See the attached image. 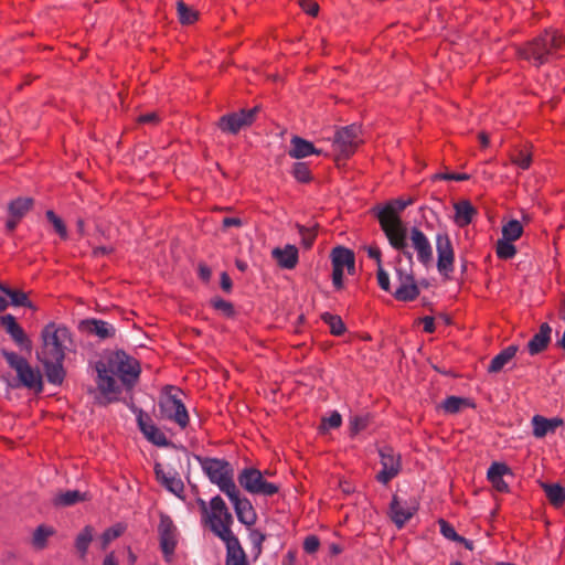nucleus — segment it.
Wrapping results in <instances>:
<instances>
[{
	"mask_svg": "<svg viewBox=\"0 0 565 565\" xmlns=\"http://www.w3.org/2000/svg\"><path fill=\"white\" fill-rule=\"evenodd\" d=\"M203 472L210 482L217 486L225 495L234 492L237 488L234 481V469L231 463L224 459L196 457Z\"/></svg>",
	"mask_w": 565,
	"mask_h": 565,
	"instance_id": "20e7f679",
	"label": "nucleus"
},
{
	"mask_svg": "<svg viewBox=\"0 0 565 565\" xmlns=\"http://www.w3.org/2000/svg\"><path fill=\"white\" fill-rule=\"evenodd\" d=\"M491 484L493 486V488L500 492H505L508 491V484L507 482L503 480V478H493V479H488Z\"/></svg>",
	"mask_w": 565,
	"mask_h": 565,
	"instance_id": "69168bd1",
	"label": "nucleus"
},
{
	"mask_svg": "<svg viewBox=\"0 0 565 565\" xmlns=\"http://www.w3.org/2000/svg\"><path fill=\"white\" fill-rule=\"evenodd\" d=\"M523 233L521 223L516 220H511L502 227V238L514 242Z\"/></svg>",
	"mask_w": 565,
	"mask_h": 565,
	"instance_id": "58836bf2",
	"label": "nucleus"
},
{
	"mask_svg": "<svg viewBox=\"0 0 565 565\" xmlns=\"http://www.w3.org/2000/svg\"><path fill=\"white\" fill-rule=\"evenodd\" d=\"M291 173L299 182L307 183L311 180V172L308 164L305 162H296L292 167Z\"/></svg>",
	"mask_w": 565,
	"mask_h": 565,
	"instance_id": "c03bdc74",
	"label": "nucleus"
},
{
	"mask_svg": "<svg viewBox=\"0 0 565 565\" xmlns=\"http://www.w3.org/2000/svg\"><path fill=\"white\" fill-rule=\"evenodd\" d=\"M455 222L458 226L463 227L472 222L477 210L469 201H459L455 204Z\"/></svg>",
	"mask_w": 565,
	"mask_h": 565,
	"instance_id": "c756f323",
	"label": "nucleus"
},
{
	"mask_svg": "<svg viewBox=\"0 0 565 565\" xmlns=\"http://www.w3.org/2000/svg\"><path fill=\"white\" fill-rule=\"evenodd\" d=\"M93 540V529L92 526H85L76 536L75 547L81 558L86 556L89 544Z\"/></svg>",
	"mask_w": 565,
	"mask_h": 565,
	"instance_id": "72a5a7b5",
	"label": "nucleus"
},
{
	"mask_svg": "<svg viewBox=\"0 0 565 565\" xmlns=\"http://www.w3.org/2000/svg\"><path fill=\"white\" fill-rule=\"evenodd\" d=\"M78 329L82 332L88 335H95L100 340L114 338L116 334V329L111 323L99 319L82 320L78 324Z\"/></svg>",
	"mask_w": 565,
	"mask_h": 565,
	"instance_id": "aec40b11",
	"label": "nucleus"
},
{
	"mask_svg": "<svg viewBox=\"0 0 565 565\" xmlns=\"http://www.w3.org/2000/svg\"><path fill=\"white\" fill-rule=\"evenodd\" d=\"M33 199L28 196H19L12 200L8 204L9 217L6 222V227L9 232H12L18 223L24 217V215L32 209Z\"/></svg>",
	"mask_w": 565,
	"mask_h": 565,
	"instance_id": "6ab92c4d",
	"label": "nucleus"
},
{
	"mask_svg": "<svg viewBox=\"0 0 565 565\" xmlns=\"http://www.w3.org/2000/svg\"><path fill=\"white\" fill-rule=\"evenodd\" d=\"M495 253L499 258L510 259L516 254V248L511 241L500 238L497 242Z\"/></svg>",
	"mask_w": 565,
	"mask_h": 565,
	"instance_id": "a19ab883",
	"label": "nucleus"
},
{
	"mask_svg": "<svg viewBox=\"0 0 565 565\" xmlns=\"http://www.w3.org/2000/svg\"><path fill=\"white\" fill-rule=\"evenodd\" d=\"M412 203L413 201L411 199L407 201L395 199L383 206L374 207V214L391 246H395L402 242L403 231L407 228L399 213Z\"/></svg>",
	"mask_w": 565,
	"mask_h": 565,
	"instance_id": "7ed1b4c3",
	"label": "nucleus"
},
{
	"mask_svg": "<svg viewBox=\"0 0 565 565\" xmlns=\"http://www.w3.org/2000/svg\"><path fill=\"white\" fill-rule=\"evenodd\" d=\"M422 323L424 327V331L427 333H433L435 331V320L433 317L426 316L422 319Z\"/></svg>",
	"mask_w": 565,
	"mask_h": 565,
	"instance_id": "338daca9",
	"label": "nucleus"
},
{
	"mask_svg": "<svg viewBox=\"0 0 565 565\" xmlns=\"http://www.w3.org/2000/svg\"><path fill=\"white\" fill-rule=\"evenodd\" d=\"M409 238L418 262L424 266H429L433 263V248L427 236L419 228L413 227L409 232Z\"/></svg>",
	"mask_w": 565,
	"mask_h": 565,
	"instance_id": "f3484780",
	"label": "nucleus"
},
{
	"mask_svg": "<svg viewBox=\"0 0 565 565\" xmlns=\"http://www.w3.org/2000/svg\"><path fill=\"white\" fill-rule=\"evenodd\" d=\"M377 282L383 290L390 291V276L383 266L377 267Z\"/></svg>",
	"mask_w": 565,
	"mask_h": 565,
	"instance_id": "4d7b16f0",
	"label": "nucleus"
},
{
	"mask_svg": "<svg viewBox=\"0 0 565 565\" xmlns=\"http://www.w3.org/2000/svg\"><path fill=\"white\" fill-rule=\"evenodd\" d=\"M0 324L18 347L28 351L32 349L31 340L12 315L1 316Z\"/></svg>",
	"mask_w": 565,
	"mask_h": 565,
	"instance_id": "a211bd4d",
	"label": "nucleus"
},
{
	"mask_svg": "<svg viewBox=\"0 0 565 565\" xmlns=\"http://www.w3.org/2000/svg\"><path fill=\"white\" fill-rule=\"evenodd\" d=\"M342 417L338 412H332L329 417L322 419L320 425L321 431H327L330 428H338L341 426Z\"/></svg>",
	"mask_w": 565,
	"mask_h": 565,
	"instance_id": "8fccbe9b",
	"label": "nucleus"
},
{
	"mask_svg": "<svg viewBox=\"0 0 565 565\" xmlns=\"http://www.w3.org/2000/svg\"><path fill=\"white\" fill-rule=\"evenodd\" d=\"M41 338L42 345L36 352V358L44 367L49 383L61 385L65 377L63 361L71 333L66 327L49 323L43 328Z\"/></svg>",
	"mask_w": 565,
	"mask_h": 565,
	"instance_id": "f257e3e1",
	"label": "nucleus"
},
{
	"mask_svg": "<svg viewBox=\"0 0 565 565\" xmlns=\"http://www.w3.org/2000/svg\"><path fill=\"white\" fill-rule=\"evenodd\" d=\"M299 4L302 10L311 17H316L319 12V6L313 0H300Z\"/></svg>",
	"mask_w": 565,
	"mask_h": 565,
	"instance_id": "13d9d810",
	"label": "nucleus"
},
{
	"mask_svg": "<svg viewBox=\"0 0 565 565\" xmlns=\"http://www.w3.org/2000/svg\"><path fill=\"white\" fill-rule=\"evenodd\" d=\"M393 295L399 301H412L418 297L419 288L414 278H406V284L399 285Z\"/></svg>",
	"mask_w": 565,
	"mask_h": 565,
	"instance_id": "7c9ffc66",
	"label": "nucleus"
},
{
	"mask_svg": "<svg viewBox=\"0 0 565 565\" xmlns=\"http://www.w3.org/2000/svg\"><path fill=\"white\" fill-rule=\"evenodd\" d=\"M379 455L382 470L376 475V480L383 484H387L401 472V455L388 446L380 448Z\"/></svg>",
	"mask_w": 565,
	"mask_h": 565,
	"instance_id": "9b49d317",
	"label": "nucleus"
},
{
	"mask_svg": "<svg viewBox=\"0 0 565 565\" xmlns=\"http://www.w3.org/2000/svg\"><path fill=\"white\" fill-rule=\"evenodd\" d=\"M97 372V387L103 395V403L108 404L117 399L121 390L110 369L104 361H98L95 365Z\"/></svg>",
	"mask_w": 565,
	"mask_h": 565,
	"instance_id": "f8f14e48",
	"label": "nucleus"
},
{
	"mask_svg": "<svg viewBox=\"0 0 565 565\" xmlns=\"http://www.w3.org/2000/svg\"><path fill=\"white\" fill-rule=\"evenodd\" d=\"M224 543L226 546L225 565H248L246 553L238 539Z\"/></svg>",
	"mask_w": 565,
	"mask_h": 565,
	"instance_id": "cd10ccee",
	"label": "nucleus"
},
{
	"mask_svg": "<svg viewBox=\"0 0 565 565\" xmlns=\"http://www.w3.org/2000/svg\"><path fill=\"white\" fill-rule=\"evenodd\" d=\"M563 419L558 417L554 418H545L540 415H535L532 418V425H533V435L536 438H543L548 433H554L557 427L563 425Z\"/></svg>",
	"mask_w": 565,
	"mask_h": 565,
	"instance_id": "393cba45",
	"label": "nucleus"
},
{
	"mask_svg": "<svg viewBox=\"0 0 565 565\" xmlns=\"http://www.w3.org/2000/svg\"><path fill=\"white\" fill-rule=\"evenodd\" d=\"M124 531H125V526H124V525H121V524H116V525H114V526H111V527L107 529V530L103 533V535H102V537H100V541H102V548H104V550H105V548L108 546V544H109L113 540H115V539L119 537V536L124 533Z\"/></svg>",
	"mask_w": 565,
	"mask_h": 565,
	"instance_id": "37998d69",
	"label": "nucleus"
},
{
	"mask_svg": "<svg viewBox=\"0 0 565 565\" xmlns=\"http://www.w3.org/2000/svg\"><path fill=\"white\" fill-rule=\"evenodd\" d=\"M273 258L284 269H292L298 264V249L295 245H286L284 248L276 247L271 250Z\"/></svg>",
	"mask_w": 565,
	"mask_h": 565,
	"instance_id": "4be33fe9",
	"label": "nucleus"
},
{
	"mask_svg": "<svg viewBox=\"0 0 565 565\" xmlns=\"http://www.w3.org/2000/svg\"><path fill=\"white\" fill-rule=\"evenodd\" d=\"M507 473H510V468L505 463L493 462L488 469L487 478H503Z\"/></svg>",
	"mask_w": 565,
	"mask_h": 565,
	"instance_id": "3c124183",
	"label": "nucleus"
},
{
	"mask_svg": "<svg viewBox=\"0 0 565 565\" xmlns=\"http://www.w3.org/2000/svg\"><path fill=\"white\" fill-rule=\"evenodd\" d=\"M233 522V515L230 511H226L220 520L212 522L211 530L223 542L236 540L237 536L231 529Z\"/></svg>",
	"mask_w": 565,
	"mask_h": 565,
	"instance_id": "a878e982",
	"label": "nucleus"
},
{
	"mask_svg": "<svg viewBox=\"0 0 565 565\" xmlns=\"http://www.w3.org/2000/svg\"><path fill=\"white\" fill-rule=\"evenodd\" d=\"M531 161V154L526 153L523 150H520L516 156L512 157V162L524 170L530 167Z\"/></svg>",
	"mask_w": 565,
	"mask_h": 565,
	"instance_id": "5fc2aeb1",
	"label": "nucleus"
},
{
	"mask_svg": "<svg viewBox=\"0 0 565 565\" xmlns=\"http://www.w3.org/2000/svg\"><path fill=\"white\" fill-rule=\"evenodd\" d=\"M332 282L335 288H338V289L342 288V286H343V269L333 267Z\"/></svg>",
	"mask_w": 565,
	"mask_h": 565,
	"instance_id": "680f3d73",
	"label": "nucleus"
},
{
	"mask_svg": "<svg viewBox=\"0 0 565 565\" xmlns=\"http://www.w3.org/2000/svg\"><path fill=\"white\" fill-rule=\"evenodd\" d=\"M104 362L113 374L119 376L122 385L127 388L135 386L141 372L139 362L135 358L122 350H117L111 352Z\"/></svg>",
	"mask_w": 565,
	"mask_h": 565,
	"instance_id": "0eeeda50",
	"label": "nucleus"
},
{
	"mask_svg": "<svg viewBox=\"0 0 565 565\" xmlns=\"http://www.w3.org/2000/svg\"><path fill=\"white\" fill-rule=\"evenodd\" d=\"M211 513L207 515L210 525L213 521L220 520L223 514L228 511L224 500L220 495H215L210 501Z\"/></svg>",
	"mask_w": 565,
	"mask_h": 565,
	"instance_id": "4c0bfd02",
	"label": "nucleus"
},
{
	"mask_svg": "<svg viewBox=\"0 0 565 565\" xmlns=\"http://www.w3.org/2000/svg\"><path fill=\"white\" fill-rule=\"evenodd\" d=\"M86 499V493L78 490H67L55 495L53 503L56 507H71Z\"/></svg>",
	"mask_w": 565,
	"mask_h": 565,
	"instance_id": "2f4dec72",
	"label": "nucleus"
},
{
	"mask_svg": "<svg viewBox=\"0 0 565 565\" xmlns=\"http://www.w3.org/2000/svg\"><path fill=\"white\" fill-rule=\"evenodd\" d=\"M154 473L161 484H163L173 494L180 497L184 490L183 482L180 478H177L174 473L170 471H164L163 466L159 462L154 465Z\"/></svg>",
	"mask_w": 565,
	"mask_h": 565,
	"instance_id": "5701e85b",
	"label": "nucleus"
},
{
	"mask_svg": "<svg viewBox=\"0 0 565 565\" xmlns=\"http://www.w3.org/2000/svg\"><path fill=\"white\" fill-rule=\"evenodd\" d=\"M542 488L554 507H561L565 502V488L558 483H542Z\"/></svg>",
	"mask_w": 565,
	"mask_h": 565,
	"instance_id": "473e14b6",
	"label": "nucleus"
},
{
	"mask_svg": "<svg viewBox=\"0 0 565 565\" xmlns=\"http://www.w3.org/2000/svg\"><path fill=\"white\" fill-rule=\"evenodd\" d=\"M564 44L565 36L557 30H545L532 41L527 42L525 46L521 47L519 53L523 58L539 67L556 57L557 52Z\"/></svg>",
	"mask_w": 565,
	"mask_h": 565,
	"instance_id": "f03ea898",
	"label": "nucleus"
},
{
	"mask_svg": "<svg viewBox=\"0 0 565 565\" xmlns=\"http://www.w3.org/2000/svg\"><path fill=\"white\" fill-rule=\"evenodd\" d=\"M438 271L448 276L454 271L455 252L449 235L439 232L435 237Z\"/></svg>",
	"mask_w": 565,
	"mask_h": 565,
	"instance_id": "ddd939ff",
	"label": "nucleus"
},
{
	"mask_svg": "<svg viewBox=\"0 0 565 565\" xmlns=\"http://www.w3.org/2000/svg\"><path fill=\"white\" fill-rule=\"evenodd\" d=\"M10 300L11 305L15 307H31V302L28 299V296L25 292L19 289H10L9 294L7 295Z\"/></svg>",
	"mask_w": 565,
	"mask_h": 565,
	"instance_id": "49530a36",
	"label": "nucleus"
},
{
	"mask_svg": "<svg viewBox=\"0 0 565 565\" xmlns=\"http://www.w3.org/2000/svg\"><path fill=\"white\" fill-rule=\"evenodd\" d=\"M351 429L353 433H358L365 427V420L362 417H353L350 420Z\"/></svg>",
	"mask_w": 565,
	"mask_h": 565,
	"instance_id": "0e129e2a",
	"label": "nucleus"
},
{
	"mask_svg": "<svg viewBox=\"0 0 565 565\" xmlns=\"http://www.w3.org/2000/svg\"><path fill=\"white\" fill-rule=\"evenodd\" d=\"M46 217L52 223L58 235L62 238H66L67 230L64 222L52 210L46 211Z\"/></svg>",
	"mask_w": 565,
	"mask_h": 565,
	"instance_id": "09e8293b",
	"label": "nucleus"
},
{
	"mask_svg": "<svg viewBox=\"0 0 565 565\" xmlns=\"http://www.w3.org/2000/svg\"><path fill=\"white\" fill-rule=\"evenodd\" d=\"M177 13L182 24H192L198 20V11L185 4L183 1L177 2Z\"/></svg>",
	"mask_w": 565,
	"mask_h": 565,
	"instance_id": "e433bc0d",
	"label": "nucleus"
},
{
	"mask_svg": "<svg viewBox=\"0 0 565 565\" xmlns=\"http://www.w3.org/2000/svg\"><path fill=\"white\" fill-rule=\"evenodd\" d=\"M159 417L175 423L181 429L189 424L188 411L179 397V391L173 386H166L158 402Z\"/></svg>",
	"mask_w": 565,
	"mask_h": 565,
	"instance_id": "39448f33",
	"label": "nucleus"
},
{
	"mask_svg": "<svg viewBox=\"0 0 565 565\" xmlns=\"http://www.w3.org/2000/svg\"><path fill=\"white\" fill-rule=\"evenodd\" d=\"M239 486L250 494L270 497L279 491V486L264 479L256 468H244L237 477Z\"/></svg>",
	"mask_w": 565,
	"mask_h": 565,
	"instance_id": "6e6552de",
	"label": "nucleus"
},
{
	"mask_svg": "<svg viewBox=\"0 0 565 565\" xmlns=\"http://www.w3.org/2000/svg\"><path fill=\"white\" fill-rule=\"evenodd\" d=\"M158 533L161 551L166 559L170 561V557L173 555L178 543V530L170 516L163 514L161 515Z\"/></svg>",
	"mask_w": 565,
	"mask_h": 565,
	"instance_id": "4468645a",
	"label": "nucleus"
},
{
	"mask_svg": "<svg viewBox=\"0 0 565 565\" xmlns=\"http://www.w3.org/2000/svg\"><path fill=\"white\" fill-rule=\"evenodd\" d=\"M552 328L548 323H542L537 333H535L527 343V350L531 355L544 351L551 341Z\"/></svg>",
	"mask_w": 565,
	"mask_h": 565,
	"instance_id": "b1692460",
	"label": "nucleus"
},
{
	"mask_svg": "<svg viewBox=\"0 0 565 565\" xmlns=\"http://www.w3.org/2000/svg\"><path fill=\"white\" fill-rule=\"evenodd\" d=\"M439 526H440V532L441 534L448 539V540H451L454 542H457V541H463V537L458 535L454 529L452 525H450L448 522H446L445 520H439Z\"/></svg>",
	"mask_w": 565,
	"mask_h": 565,
	"instance_id": "603ef678",
	"label": "nucleus"
},
{
	"mask_svg": "<svg viewBox=\"0 0 565 565\" xmlns=\"http://www.w3.org/2000/svg\"><path fill=\"white\" fill-rule=\"evenodd\" d=\"M361 127L350 125L337 130L333 138V146L345 158L354 153L356 148L362 143Z\"/></svg>",
	"mask_w": 565,
	"mask_h": 565,
	"instance_id": "9d476101",
	"label": "nucleus"
},
{
	"mask_svg": "<svg viewBox=\"0 0 565 565\" xmlns=\"http://www.w3.org/2000/svg\"><path fill=\"white\" fill-rule=\"evenodd\" d=\"M290 145L291 147L288 150V154L295 159L306 158L310 154H320L321 152L320 150L315 148L312 142L298 136H294L291 138Z\"/></svg>",
	"mask_w": 565,
	"mask_h": 565,
	"instance_id": "bb28decb",
	"label": "nucleus"
},
{
	"mask_svg": "<svg viewBox=\"0 0 565 565\" xmlns=\"http://www.w3.org/2000/svg\"><path fill=\"white\" fill-rule=\"evenodd\" d=\"M258 111L259 107L256 106L226 114L218 119L217 126L225 134L236 135L239 130L253 125Z\"/></svg>",
	"mask_w": 565,
	"mask_h": 565,
	"instance_id": "1a4fd4ad",
	"label": "nucleus"
},
{
	"mask_svg": "<svg viewBox=\"0 0 565 565\" xmlns=\"http://www.w3.org/2000/svg\"><path fill=\"white\" fill-rule=\"evenodd\" d=\"M248 537L253 546V551L255 552V556L257 557L262 553V545L266 540V536L259 530L253 529L249 531Z\"/></svg>",
	"mask_w": 565,
	"mask_h": 565,
	"instance_id": "de8ad7c7",
	"label": "nucleus"
},
{
	"mask_svg": "<svg viewBox=\"0 0 565 565\" xmlns=\"http://www.w3.org/2000/svg\"><path fill=\"white\" fill-rule=\"evenodd\" d=\"M135 414L137 415V423L139 429L149 441L160 447H166L169 445L168 438L166 437L164 433H162L152 423L150 417L142 409H136Z\"/></svg>",
	"mask_w": 565,
	"mask_h": 565,
	"instance_id": "dca6fc26",
	"label": "nucleus"
},
{
	"mask_svg": "<svg viewBox=\"0 0 565 565\" xmlns=\"http://www.w3.org/2000/svg\"><path fill=\"white\" fill-rule=\"evenodd\" d=\"M54 534V530L46 525H40L35 529L32 536V544L35 548L42 550L46 546L47 539Z\"/></svg>",
	"mask_w": 565,
	"mask_h": 565,
	"instance_id": "f704fd0d",
	"label": "nucleus"
},
{
	"mask_svg": "<svg viewBox=\"0 0 565 565\" xmlns=\"http://www.w3.org/2000/svg\"><path fill=\"white\" fill-rule=\"evenodd\" d=\"M519 350L518 345L511 344L504 348L499 354H497L488 365L489 373H499L508 365L512 359L515 356Z\"/></svg>",
	"mask_w": 565,
	"mask_h": 565,
	"instance_id": "c85d7f7f",
	"label": "nucleus"
},
{
	"mask_svg": "<svg viewBox=\"0 0 565 565\" xmlns=\"http://www.w3.org/2000/svg\"><path fill=\"white\" fill-rule=\"evenodd\" d=\"M226 497L232 502L238 521L246 525L252 526L255 524L257 514L250 501L247 498H241L239 490L236 488L234 492H230Z\"/></svg>",
	"mask_w": 565,
	"mask_h": 565,
	"instance_id": "2eb2a0df",
	"label": "nucleus"
},
{
	"mask_svg": "<svg viewBox=\"0 0 565 565\" xmlns=\"http://www.w3.org/2000/svg\"><path fill=\"white\" fill-rule=\"evenodd\" d=\"M354 255V253L345 248L343 246H338L333 248L331 253L332 258V267H338L344 269L345 264L350 260V258Z\"/></svg>",
	"mask_w": 565,
	"mask_h": 565,
	"instance_id": "c9c22d12",
	"label": "nucleus"
},
{
	"mask_svg": "<svg viewBox=\"0 0 565 565\" xmlns=\"http://www.w3.org/2000/svg\"><path fill=\"white\" fill-rule=\"evenodd\" d=\"M369 257L376 260L377 267L382 266L381 250L377 246H369L366 248Z\"/></svg>",
	"mask_w": 565,
	"mask_h": 565,
	"instance_id": "e2e57ef3",
	"label": "nucleus"
},
{
	"mask_svg": "<svg viewBox=\"0 0 565 565\" xmlns=\"http://www.w3.org/2000/svg\"><path fill=\"white\" fill-rule=\"evenodd\" d=\"M416 511L415 504L402 502L397 495H394L391 502V518L393 522L402 527Z\"/></svg>",
	"mask_w": 565,
	"mask_h": 565,
	"instance_id": "412c9836",
	"label": "nucleus"
},
{
	"mask_svg": "<svg viewBox=\"0 0 565 565\" xmlns=\"http://www.w3.org/2000/svg\"><path fill=\"white\" fill-rule=\"evenodd\" d=\"M436 179L447 180V181H466L470 179V175L467 173H439L436 175Z\"/></svg>",
	"mask_w": 565,
	"mask_h": 565,
	"instance_id": "bf43d9fd",
	"label": "nucleus"
},
{
	"mask_svg": "<svg viewBox=\"0 0 565 565\" xmlns=\"http://www.w3.org/2000/svg\"><path fill=\"white\" fill-rule=\"evenodd\" d=\"M212 303L215 309L224 312L226 316H232L234 313L233 305L226 300L216 298Z\"/></svg>",
	"mask_w": 565,
	"mask_h": 565,
	"instance_id": "6e6d98bb",
	"label": "nucleus"
},
{
	"mask_svg": "<svg viewBox=\"0 0 565 565\" xmlns=\"http://www.w3.org/2000/svg\"><path fill=\"white\" fill-rule=\"evenodd\" d=\"M1 354L9 366L15 371L21 386L33 390L36 393L43 391V379L39 370L33 369L23 356L15 352L2 349Z\"/></svg>",
	"mask_w": 565,
	"mask_h": 565,
	"instance_id": "423d86ee",
	"label": "nucleus"
},
{
	"mask_svg": "<svg viewBox=\"0 0 565 565\" xmlns=\"http://www.w3.org/2000/svg\"><path fill=\"white\" fill-rule=\"evenodd\" d=\"M298 232L301 236V242L306 248H310L316 239L317 231L316 227H306L303 225H297Z\"/></svg>",
	"mask_w": 565,
	"mask_h": 565,
	"instance_id": "a18cd8bd",
	"label": "nucleus"
},
{
	"mask_svg": "<svg viewBox=\"0 0 565 565\" xmlns=\"http://www.w3.org/2000/svg\"><path fill=\"white\" fill-rule=\"evenodd\" d=\"M394 249L401 252L403 256L407 258L409 264H413V254L408 250V244H407V230L403 231V237L402 242L395 246H392Z\"/></svg>",
	"mask_w": 565,
	"mask_h": 565,
	"instance_id": "864d4df0",
	"label": "nucleus"
},
{
	"mask_svg": "<svg viewBox=\"0 0 565 565\" xmlns=\"http://www.w3.org/2000/svg\"><path fill=\"white\" fill-rule=\"evenodd\" d=\"M321 319L329 326L332 334L341 335L344 333L345 326L339 316L324 312L321 315Z\"/></svg>",
	"mask_w": 565,
	"mask_h": 565,
	"instance_id": "ea45409f",
	"label": "nucleus"
},
{
	"mask_svg": "<svg viewBox=\"0 0 565 565\" xmlns=\"http://www.w3.org/2000/svg\"><path fill=\"white\" fill-rule=\"evenodd\" d=\"M221 288L226 292H230L232 289V280L225 271L221 274Z\"/></svg>",
	"mask_w": 565,
	"mask_h": 565,
	"instance_id": "774afa93",
	"label": "nucleus"
},
{
	"mask_svg": "<svg viewBox=\"0 0 565 565\" xmlns=\"http://www.w3.org/2000/svg\"><path fill=\"white\" fill-rule=\"evenodd\" d=\"M319 545H320V542H319L318 537L315 535H311V536L306 537V540L303 542V550L307 553L312 554L318 551Z\"/></svg>",
	"mask_w": 565,
	"mask_h": 565,
	"instance_id": "052dcab7",
	"label": "nucleus"
},
{
	"mask_svg": "<svg viewBox=\"0 0 565 565\" xmlns=\"http://www.w3.org/2000/svg\"><path fill=\"white\" fill-rule=\"evenodd\" d=\"M469 401L467 398L458 397V396H449L443 403V408L446 413L456 414L458 413L462 406H467Z\"/></svg>",
	"mask_w": 565,
	"mask_h": 565,
	"instance_id": "79ce46f5",
	"label": "nucleus"
}]
</instances>
